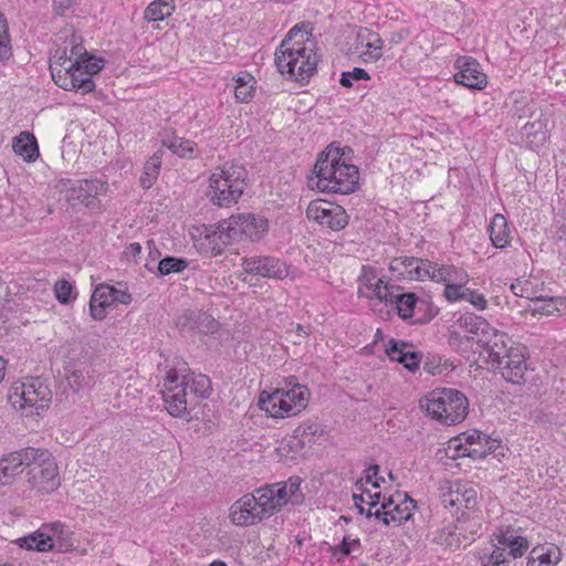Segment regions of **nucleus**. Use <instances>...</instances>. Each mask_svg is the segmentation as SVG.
Wrapping results in <instances>:
<instances>
[{
    "instance_id": "1",
    "label": "nucleus",
    "mask_w": 566,
    "mask_h": 566,
    "mask_svg": "<svg viewBox=\"0 0 566 566\" xmlns=\"http://www.w3.org/2000/svg\"><path fill=\"white\" fill-rule=\"evenodd\" d=\"M350 151L348 147L340 148L334 144L327 146L316 159L313 175L308 177V187L322 192H354L358 188L359 171L346 158Z\"/></svg>"
},
{
    "instance_id": "2",
    "label": "nucleus",
    "mask_w": 566,
    "mask_h": 566,
    "mask_svg": "<svg viewBox=\"0 0 566 566\" xmlns=\"http://www.w3.org/2000/svg\"><path fill=\"white\" fill-rule=\"evenodd\" d=\"M311 30L310 23L294 25L275 50L276 69L289 80L306 83L316 72V53L305 43Z\"/></svg>"
},
{
    "instance_id": "3",
    "label": "nucleus",
    "mask_w": 566,
    "mask_h": 566,
    "mask_svg": "<svg viewBox=\"0 0 566 566\" xmlns=\"http://www.w3.org/2000/svg\"><path fill=\"white\" fill-rule=\"evenodd\" d=\"M490 368L512 384H522L526 371L524 348L501 332L484 348Z\"/></svg>"
},
{
    "instance_id": "4",
    "label": "nucleus",
    "mask_w": 566,
    "mask_h": 566,
    "mask_svg": "<svg viewBox=\"0 0 566 566\" xmlns=\"http://www.w3.org/2000/svg\"><path fill=\"white\" fill-rule=\"evenodd\" d=\"M308 397V388L301 385L295 376H289L281 388L271 394L262 391L258 405L273 418H285L296 416L305 409Z\"/></svg>"
},
{
    "instance_id": "5",
    "label": "nucleus",
    "mask_w": 566,
    "mask_h": 566,
    "mask_svg": "<svg viewBox=\"0 0 566 566\" xmlns=\"http://www.w3.org/2000/svg\"><path fill=\"white\" fill-rule=\"evenodd\" d=\"M420 407L439 422L451 426L462 422L468 416L469 400L453 388H436L420 400Z\"/></svg>"
},
{
    "instance_id": "6",
    "label": "nucleus",
    "mask_w": 566,
    "mask_h": 566,
    "mask_svg": "<svg viewBox=\"0 0 566 566\" xmlns=\"http://www.w3.org/2000/svg\"><path fill=\"white\" fill-rule=\"evenodd\" d=\"M247 179L248 171L243 166L227 164L210 176L207 196L219 207L235 205L248 186Z\"/></svg>"
},
{
    "instance_id": "7",
    "label": "nucleus",
    "mask_w": 566,
    "mask_h": 566,
    "mask_svg": "<svg viewBox=\"0 0 566 566\" xmlns=\"http://www.w3.org/2000/svg\"><path fill=\"white\" fill-rule=\"evenodd\" d=\"M8 399L15 410L40 415L50 407L52 392L40 378H32L27 382L14 384Z\"/></svg>"
},
{
    "instance_id": "8",
    "label": "nucleus",
    "mask_w": 566,
    "mask_h": 566,
    "mask_svg": "<svg viewBox=\"0 0 566 566\" xmlns=\"http://www.w3.org/2000/svg\"><path fill=\"white\" fill-rule=\"evenodd\" d=\"M56 189L65 192V200L71 207L84 206L95 211L101 208L99 197L106 195L108 184L98 178L83 179L74 184L70 179H60Z\"/></svg>"
},
{
    "instance_id": "9",
    "label": "nucleus",
    "mask_w": 566,
    "mask_h": 566,
    "mask_svg": "<svg viewBox=\"0 0 566 566\" xmlns=\"http://www.w3.org/2000/svg\"><path fill=\"white\" fill-rule=\"evenodd\" d=\"M226 239H234L237 242L249 240L259 241L269 231V221L265 217L247 212L232 214L222 221Z\"/></svg>"
},
{
    "instance_id": "10",
    "label": "nucleus",
    "mask_w": 566,
    "mask_h": 566,
    "mask_svg": "<svg viewBox=\"0 0 566 566\" xmlns=\"http://www.w3.org/2000/svg\"><path fill=\"white\" fill-rule=\"evenodd\" d=\"M400 494H397V499L394 495L388 497L384 496L380 507L375 512L367 511L366 517H375L382 522L385 525H389L391 522L398 525L410 520L416 509V502L407 494H403V499H400Z\"/></svg>"
},
{
    "instance_id": "11",
    "label": "nucleus",
    "mask_w": 566,
    "mask_h": 566,
    "mask_svg": "<svg viewBox=\"0 0 566 566\" xmlns=\"http://www.w3.org/2000/svg\"><path fill=\"white\" fill-rule=\"evenodd\" d=\"M28 483L32 489L46 494L60 486L57 465L48 450L45 455H41L29 465Z\"/></svg>"
},
{
    "instance_id": "12",
    "label": "nucleus",
    "mask_w": 566,
    "mask_h": 566,
    "mask_svg": "<svg viewBox=\"0 0 566 566\" xmlns=\"http://www.w3.org/2000/svg\"><path fill=\"white\" fill-rule=\"evenodd\" d=\"M306 217L333 231H339L348 224V214L338 205L325 200H313L306 209Z\"/></svg>"
},
{
    "instance_id": "13",
    "label": "nucleus",
    "mask_w": 566,
    "mask_h": 566,
    "mask_svg": "<svg viewBox=\"0 0 566 566\" xmlns=\"http://www.w3.org/2000/svg\"><path fill=\"white\" fill-rule=\"evenodd\" d=\"M41 455H45L44 449L31 447L4 454L0 458V482L4 485L10 484L14 476Z\"/></svg>"
},
{
    "instance_id": "14",
    "label": "nucleus",
    "mask_w": 566,
    "mask_h": 566,
    "mask_svg": "<svg viewBox=\"0 0 566 566\" xmlns=\"http://www.w3.org/2000/svg\"><path fill=\"white\" fill-rule=\"evenodd\" d=\"M455 326L469 334L467 336L470 338L471 343L475 342L482 348L490 344L495 335L501 333L493 328L482 316L473 313L462 314L452 327L454 328Z\"/></svg>"
},
{
    "instance_id": "15",
    "label": "nucleus",
    "mask_w": 566,
    "mask_h": 566,
    "mask_svg": "<svg viewBox=\"0 0 566 566\" xmlns=\"http://www.w3.org/2000/svg\"><path fill=\"white\" fill-rule=\"evenodd\" d=\"M458 72L454 81L468 88L483 90L488 84V76L482 72L480 63L471 56H459L454 62Z\"/></svg>"
},
{
    "instance_id": "16",
    "label": "nucleus",
    "mask_w": 566,
    "mask_h": 566,
    "mask_svg": "<svg viewBox=\"0 0 566 566\" xmlns=\"http://www.w3.org/2000/svg\"><path fill=\"white\" fill-rule=\"evenodd\" d=\"M433 262L415 256H399L391 260L389 269L397 275L409 280H431Z\"/></svg>"
},
{
    "instance_id": "17",
    "label": "nucleus",
    "mask_w": 566,
    "mask_h": 566,
    "mask_svg": "<svg viewBox=\"0 0 566 566\" xmlns=\"http://www.w3.org/2000/svg\"><path fill=\"white\" fill-rule=\"evenodd\" d=\"M80 63L81 62H74V67L55 69L54 83L64 91H81L83 94L93 92L95 90V83L81 70Z\"/></svg>"
},
{
    "instance_id": "18",
    "label": "nucleus",
    "mask_w": 566,
    "mask_h": 566,
    "mask_svg": "<svg viewBox=\"0 0 566 566\" xmlns=\"http://www.w3.org/2000/svg\"><path fill=\"white\" fill-rule=\"evenodd\" d=\"M322 433L323 430L319 423L305 421L295 428L294 434L290 440L280 443L276 452L281 459H294L295 454L304 448L306 438H308L310 442L312 437Z\"/></svg>"
},
{
    "instance_id": "19",
    "label": "nucleus",
    "mask_w": 566,
    "mask_h": 566,
    "mask_svg": "<svg viewBox=\"0 0 566 566\" xmlns=\"http://www.w3.org/2000/svg\"><path fill=\"white\" fill-rule=\"evenodd\" d=\"M244 272L269 279H284L289 274L285 263L273 256H251L242 260Z\"/></svg>"
},
{
    "instance_id": "20",
    "label": "nucleus",
    "mask_w": 566,
    "mask_h": 566,
    "mask_svg": "<svg viewBox=\"0 0 566 566\" xmlns=\"http://www.w3.org/2000/svg\"><path fill=\"white\" fill-rule=\"evenodd\" d=\"M259 510L254 494L248 493L232 504L230 518L238 526L254 525L264 520Z\"/></svg>"
},
{
    "instance_id": "21",
    "label": "nucleus",
    "mask_w": 566,
    "mask_h": 566,
    "mask_svg": "<svg viewBox=\"0 0 566 566\" xmlns=\"http://www.w3.org/2000/svg\"><path fill=\"white\" fill-rule=\"evenodd\" d=\"M356 50L359 48H364L365 51H361L359 57L365 63H374L381 59L382 56V45L384 41L379 33L368 29L360 28L356 34Z\"/></svg>"
},
{
    "instance_id": "22",
    "label": "nucleus",
    "mask_w": 566,
    "mask_h": 566,
    "mask_svg": "<svg viewBox=\"0 0 566 566\" xmlns=\"http://www.w3.org/2000/svg\"><path fill=\"white\" fill-rule=\"evenodd\" d=\"M94 368L85 363L70 364L65 368V379L67 386L75 394L86 392L92 389L95 384Z\"/></svg>"
},
{
    "instance_id": "23",
    "label": "nucleus",
    "mask_w": 566,
    "mask_h": 566,
    "mask_svg": "<svg viewBox=\"0 0 566 566\" xmlns=\"http://www.w3.org/2000/svg\"><path fill=\"white\" fill-rule=\"evenodd\" d=\"M63 525L60 522H55L51 525H43L36 532L18 538L15 543L21 547L29 551L36 552H49L53 548V539L50 532L57 533L62 531Z\"/></svg>"
},
{
    "instance_id": "24",
    "label": "nucleus",
    "mask_w": 566,
    "mask_h": 566,
    "mask_svg": "<svg viewBox=\"0 0 566 566\" xmlns=\"http://www.w3.org/2000/svg\"><path fill=\"white\" fill-rule=\"evenodd\" d=\"M302 479L297 475L290 476L286 481L269 484L273 490L276 505L281 510L287 503L300 504L304 500L301 492Z\"/></svg>"
},
{
    "instance_id": "25",
    "label": "nucleus",
    "mask_w": 566,
    "mask_h": 566,
    "mask_svg": "<svg viewBox=\"0 0 566 566\" xmlns=\"http://www.w3.org/2000/svg\"><path fill=\"white\" fill-rule=\"evenodd\" d=\"M494 535L501 547L509 549L507 555L513 559L522 557L530 548L528 539L518 535L513 526H502Z\"/></svg>"
},
{
    "instance_id": "26",
    "label": "nucleus",
    "mask_w": 566,
    "mask_h": 566,
    "mask_svg": "<svg viewBox=\"0 0 566 566\" xmlns=\"http://www.w3.org/2000/svg\"><path fill=\"white\" fill-rule=\"evenodd\" d=\"M160 142L164 147L181 158H196L199 155L198 145L195 142L179 137L174 132L161 133Z\"/></svg>"
},
{
    "instance_id": "27",
    "label": "nucleus",
    "mask_w": 566,
    "mask_h": 566,
    "mask_svg": "<svg viewBox=\"0 0 566 566\" xmlns=\"http://www.w3.org/2000/svg\"><path fill=\"white\" fill-rule=\"evenodd\" d=\"M562 560V551L555 544L536 545L527 556L526 566H555Z\"/></svg>"
},
{
    "instance_id": "28",
    "label": "nucleus",
    "mask_w": 566,
    "mask_h": 566,
    "mask_svg": "<svg viewBox=\"0 0 566 566\" xmlns=\"http://www.w3.org/2000/svg\"><path fill=\"white\" fill-rule=\"evenodd\" d=\"M187 389L188 386H172L170 389L161 390L165 408L170 416L182 417L187 413Z\"/></svg>"
},
{
    "instance_id": "29",
    "label": "nucleus",
    "mask_w": 566,
    "mask_h": 566,
    "mask_svg": "<svg viewBox=\"0 0 566 566\" xmlns=\"http://www.w3.org/2000/svg\"><path fill=\"white\" fill-rule=\"evenodd\" d=\"M444 506H463L467 511L474 512L478 509V493L473 488H457L443 497Z\"/></svg>"
},
{
    "instance_id": "30",
    "label": "nucleus",
    "mask_w": 566,
    "mask_h": 566,
    "mask_svg": "<svg viewBox=\"0 0 566 566\" xmlns=\"http://www.w3.org/2000/svg\"><path fill=\"white\" fill-rule=\"evenodd\" d=\"M109 298L111 294L107 291V284H99L95 287L90 301L91 316L95 321L104 319L106 317L107 310L114 306Z\"/></svg>"
},
{
    "instance_id": "31",
    "label": "nucleus",
    "mask_w": 566,
    "mask_h": 566,
    "mask_svg": "<svg viewBox=\"0 0 566 566\" xmlns=\"http://www.w3.org/2000/svg\"><path fill=\"white\" fill-rule=\"evenodd\" d=\"M490 240L495 248L503 249L511 242V231L503 214H495L489 226Z\"/></svg>"
},
{
    "instance_id": "32",
    "label": "nucleus",
    "mask_w": 566,
    "mask_h": 566,
    "mask_svg": "<svg viewBox=\"0 0 566 566\" xmlns=\"http://www.w3.org/2000/svg\"><path fill=\"white\" fill-rule=\"evenodd\" d=\"M13 150L25 161H34L39 157V147L35 137L29 132H21L13 139Z\"/></svg>"
},
{
    "instance_id": "33",
    "label": "nucleus",
    "mask_w": 566,
    "mask_h": 566,
    "mask_svg": "<svg viewBox=\"0 0 566 566\" xmlns=\"http://www.w3.org/2000/svg\"><path fill=\"white\" fill-rule=\"evenodd\" d=\"M165 150L158 149L155 151L144 165L143 174L139 178L140 186L144 189H149L156 182L163 165V157Z\"/></svg>"
},
{
    "instance_id": "34",
    "label": "nucleus",
    "mask_w": 566,
    "mask_h": 566,
    "mask_svg": "<svg viewBox=\"0 0 566 566\" xmlns=\"http://www.w3.org/2000/svg\"><path fill=\"white\" fill-rule=\"evenodd\" d=\"M467 279V273L454 265H438L437 263L432 265L431 281L437 283H444L446 285L453 281L465 282Z\"/></svg>"
},
{
    "instance_id": "35",
    "label": "nucleus",
    "mask_w": 566,
    "mask_h": 566,
    "mask_svg": "<svg viewBox=\"0 0 566 566\" xmlns=\"http://www.w3.org/2000/svg\"><path fill=\"white\" fill-rule=\"evenodd\" d=\"M175 11L174 0H154L144 11V19L148 22L163 21Z\"/></svg>"
},
{
    "instance_id": "36",
    "label": "nucleus",
    "mask_w": 566,
    "mask_h": 566,
    "mask_svg": "<svg viewBox=\"0 0 566 566\" xmlns=\"http://www.w3.org/2000/svg\"><path fill=\"white\" fill-rule=\"evenodd\" d=\"M546 119H537L526 123L523 127V135L526 137L527 144L532 147L542 146L547 139Z\"/></svg>"
},
{
    "instance_id": "37",
    "label": "nucleus",
    "mask_w": 566,
    "mask_h": 566,
    "mask_svg": "<svg viewBox=\"0 0 566 566\" xmlns=\"http://www.w3.org/2000/svg\"><path fill=\"white\" fill-rule=\"evenodd\" d=\"M254 499L256 500V505L260 509L259 512L262 513L263 518L270 517L275 512L280 511L273 495V490L270 489L269 484L258 489Z\"/></svg>"
},
{
    "instance_id": "38",
    "label": "nucleus",
    "mask_w": 566,
    "mask_h": 566,
    "mask_svg": "<svg viewBox=\"0 0 566 566\" xmlns=\"http://www.w3.org/2000/svg\"><path fill=\"white\" fill-rule=\"evenodd\" d=\"M188 367L186 363H181L179 367L170 368L164 378L163 387L164 389H170V387L176 386L177 388L181 386L189 385V375Z\"/></svg>"
},
{
    "instance_id": "39",
    "label": "nucleus",
    "mask_w": 566,
    "mask_h": 566,
    "mask_svg": "<svg viewBox=\"0 0 566 566\" xmlns=\"http://www.w3.org/2000/svg\"><path fill=\"white\" fill-rule=\"evenodd\" d=\"M418 297L415 293H396L395 302L398 315L402 319L412 317Z\"/></svg>"
},
{
    "instance_id": "40",
    "label": "nucleus",
    "mask_w": 566,
    "mask_h": 566,
    "mask_svg": "<svg viewBox=\"0 0 566 566\" xmlns=\"http://www.w3.org/2000/svg\"><path fill=\"white\" fill-rule=\"evenodd\" d=\"M221 232H224L222 229V221L219 222L214 231L205 237V240L211 248V252L213 255L221 254L228 244L237 242L234 239H229V241H227L226 235H223V233Z\"/></svg>"
},
{
    "instance_id": "41",
    "label": "nucleus",
    "mask_w": 566,
    "mask_h": 566,
    "mask_svg": "<svg viewBox=\"0 0 566 566\" xmlns=\"http://www.w3.org/2000/svg\"><path fill=\"white\" fill-rule=\"evenodd\" d=\"M188 266L187 260L176 256H166L158 262L157 269L160 276L171 273H180Z\"/></svg>"
},
{
    "instance_id": "42",
    "label": "nucleus",
    "mask_w": 566,
    "mask_h": 566,
    "mask_svg": "<svg viewBox=\"0 0 566 566\" xmlns=\"http://www.w3.org/2000/svg\"><path fill=\"white\" fill-rule=\"evenodd\" d=\"M497 447V441L492 440L489 436H486V441L481 440L471 443L468 447L469 449L467 455L472 459H483L488 454L492 453Z\"/></svg>"
},
{
    "instance_id": "43",
    "label": "nucleus",
    "mask_w": 566,
    "mask_h": 566,
    "mask_svg": "<svg viewBox=\"0 0 566 566\" xmlns=\"http://www.w3.org/2000/svg\"><path fill=\"white\" fill-rule=\"evenodd\" d=\"M188 388L196 397L206 399L210 396L212 390L211 380L208 376L200 374L189 379Z\"/></svg>"
},
{
    "instance_id": "44",
    "label": "nucleus",
    "mask_w": 566,
    "mask_h": 566,
    "mask_svg": "<svg viewBox=\"0 0 566 566\" xmlns=\"http://www.w3.org/2000/svg\"><path fill=\"white\" fill-rule=\"evenodd\" d=\"M411 346L408 342L391 338L386 346L385 353L390 360L400 364L402 361L401 356L406 355V352Z\"/></svg>"
},
{
    "instance_id": "45",
    "label": "nucleus",
    "mask_w": 566,
    "mask_h": 566,
    "mask_svg": "<svg viewBox=\"0 0 566 566\" xmlns=\"http://www.w3.org/2000/svg\"><path fill=\"white\" fill-rule=\"evenodd\" d=\"M69 66L74 67V62L70 55H67L66 48L55 50L50 57V72L52 78L54 80L55 69L60 67L62 70L63 67L69 69Z\"/></svg>"
},
{
    "instance_id": "46",
    "label": "nucleus",
    "mask_w": 566,
    "mask_h": 566,
    "mask_svg": "<svg viewBox=\"0 0 566 566\" xmlns=\"http://www.w3.org/2000/svg\"><path fill=\"white\" fill-rule=\"evenodd\" d=\"M340 553L342 555L349 556L354 554V556H358L361 554V544L358 537L352 538L350 535L344 536L343 541L339 545L334 547V554Z\"/></svg>"
},
{
    "instance_id": "47",
    "label": "nucleus",
    "mask_w": 566,
    "mask_h": 566,
    "mask_svg": "<svg viewBox=\"0 0 566 566\" xmlns=\"http://www.w3.org/2000/svg\"><path fill=\"white\" fill-rule=\"evenodd\" d=\"M507 556L504 547L494 546L489 556L481 558V566H509Z\"/></svg>"
},
{
    "instance_id": "48",
    "label": "nucleus",
    "mask_w": 566,
    "mask_h": 566,
    "mask_svg": "<svg viewBox=\"0 0 566 566\" xmlns=\"http://www.w3.org/2000/svg\"><path fill=\"white\" fill-rule=\"evenodd\" d=\"M73 292V285L66 280H59L54 284V294L61 304H70L75 298Z\"/></svg>"
},
{
    "instance_id": "49",
    "label": "nucleus",
    "mask_w": 566,
    "mask_h": 566,
    "mask_svg": "<svg viewBox=\"0 0 566 566\" xmlns=\"http://www.w3.org/2000/svg\"><path fill=\"white\" fill-rule=\"evenodd\" d=\"M369 74L361 67H354L352 71H345L340 74L339 84L343 87H352L353 81H367Z\"/></svg>"
},
{
    "instance_id": "50",
    "label": "nucleus",
    "mask_w": 566,
    "mask_h": 566,
    "mask_svg": "<svg viewBox=\"0 0 566 566\" xmlns=\"http://www.w3.org/2000/svg\"><path fill=\"white\" fill-rule=\"evenodd\" d=\"M468 444H464L461 437L451 439L448 442L446 454L451 460H457L462 457H468Z\"/></svg>"
},
{
    "instance_id": "51",
    "label": "nucleus",
    "mask_w": 566,
    "mask_h": 566,
    "mask_svg": "<svg viewBox=\"0 0 566 566\" xmlns=\"http://www.w3.org/2000/svg\"><path fill=\"white\" fill-rule=\"evenodd\" d=\"M449 345L455 350H469L472 347V343L467 335H462L460 331L449 329L448 333Z\"/></svg>"
},
{
    "instance_id": "52",
    "label": "nucleus",
    "mask_w": 566,
    "mask_h": 566,
    "mask_svg": "<svg viewBox=\"0 0 566 566\" xmlns=\"http://www.w3.org/2000/svg\"><path fill=\"white\" fill-rule=\"evenodd\" d=\"M394 286L385 284L382 279H377L373 289L376 297L386 304H394L396 294L392 292Z\"/></svg>"
},
{
    "instance_id": "53",
    "label": "nucleus",
    "mask_w": 566,
    "mask_h": 566,
    "mask_svg": "<svg viewBox=\"0 0 566 566\" xmlns=\"http://www.w3.org/2000/svg\"><path fill=\"white\" fill-rule=\"evenodd\" d=\"M84 61L85 63H80V67L82 71L85 72V75L90 76L91 78L94 74L98 73L104 66L103 59H98L90 54L84 59Z\"/></svg>"
},
{
    "instance_id": "54",
    "label": "nucleus",
    "mask_w": 566,
    "mask_h": 566,
    "mask_svg": "<svg viewBox=\"0 0 566 566\" xmlns=\"http://www.w3.org/2000/svg\"><path fill=\"white\" fill-rule=\"evenodd\" d=\"M462 300L469 302L478 310H485L488 305V301L484 295L471 289H464Z\"/></svg>"
},
{
    "instance_id": "55",
    "label": "nucleus",
    "mask_w": 566,
    "mask_h": 566,
    "mask_svg": "<svg viewBox=\"0 0 566 566\" xmlns=\"http://www.w3.org/2000/svg\"><path fill=\"white\" fill-rule=\"evenodd\" d=\"M402 357L403 358H401L402 361L400 364L403 365L405 368L410 371H416L419 368L421 363V353L408 348L406 355Z\"/></svg>"
},
{
    "instance_id": "56",
    "label": "nucleus",
    "mask_w": 566,
    "mask_h": 566,
    "mask_svg": "<svg viewBox=\"0 0 566 566\" xmlns=\"http://www.w3.org/2000/svg\"><path fill=\"white\" fill-rule=\"evenodd\" d=\"M464 295V289L461 283H448L444 287V296L448 301L454 302L462 300Z\"/></svg>"
},
{
    "instance_id": "57",
    "label": "nucleus",
    "mask_w": 566,
    "mask_h": 566,
    "mask_svg": "<svg viewBox=\"0 0 566 566\" xmlns=\"http://www.w3.org/2000/svg\"><path fill=\"white\" fill-rule=\"evenodd\" d=\"M107 291L111 294V301L113 305L116 304H129L132 302V295L127 291L117 290L112 285L107 284Z\"/></svg>"
},
{
    "instance_id": "58",
    "label": "nucleus",
    "mask_w": 566,
    "mask_h": 566,
    "mask_svg": "<svg viewBox=\"0 0 566 566\" xmlns=\"http://www.w3.org/2000/svg\"><path fill=\"white\" fill-rule=\"evenodd\" d=\"M365 480L363 479H359L356 481L355 483V488L360 491L361 493L360 494H353V501H354V504L355 506L358 509V512L359 514H365L366 515V512L365 511V507L363 506V503L365 502V495H366V491H368L366 488H365Z\"/></svg>"
},
{
    "instance_id": "59",
    "label": "nucleus",
    "mask_w": 566,
    "mask_h": 566,
    "mask_svg": "<svg viewBox=\"0 0 566 566\" xmlns=\"http://www.w3.org/2000/svg\"><path fill=\"white\" fill-rule=\"evenodd\" d=\"M411 33L412 32L410 28H401L399 30L392 31L388 35V42L390 45H398L409 39Z\"/></svg>"
},
{
    "instance_id": "60",
    "label": "nucleus",
    "mask_w": 566,
    "mask_h": 566,
    "mask_svg": "<svg viewBox=\"0 0 566 566\" xmlns=\"http://www.w3.org/2000/svg\"><path fill=\"white\" fill-rule=\"evenodd\" d=\"M254 87L253 85H245V86H234V95L237 101L241 103H245L252 98Z\"/></svg>"
},
{
    "instance_id": "61",
    "label": "nucleus",
    "mask_w": 566,
    "mask_h": 566,
    "mask_svg": "<svg viewBox=\"0 0 566 566\" xmlns=\"http://www.w3.org/2000/svg\"><path fill=\"white\" fill-rule=\"evenodd\" d=\"M88 55L87 51L81 43H74V39L72 40V48L70 57L73 62H84V59Z\"/></svg>"
},
{
    "instance_id": "62",
    "label": "nucleus",
    "mask_w": 566,
    "mask_h": 566,
    "mask_svg": "<svg viewBox=\"0 0 566 566\" xmlns=\"http://www.w3.org/2000/svg\"><path fill=\"white\" fill-rule=\"evenodd\" d=\"M379 465L373 464L365 471V476L361 478L365 480L366 484H371L374 488H379V482H374L375 478L378 475Z\"/></svg>"
},
{
    "instance_id": "63",
    "label": "nucleus",
    "mask_w": 566,
    "mask_h": 566,
    "mask_svg": "<svg viewBox=\"0 0 566 566\" xmlns=\"http://www.w3.org/2000/svg\"><path fill=\"white\" fill-rule=\"evenodd\" d=\"M366 495H365V502L367 505H368V510L367 511H370L371 512V509L373 507H376L378 504L380 505L381 504V499L384 500V496L381 495L380 492H376V493H371L370 491H366L365 492Z\"/></svg>"
},
{
    "instance_id": "64",
    "label": "nucleus",
    "mask_w": 566,
    "mask_h": 566,
    "mask_svg": "<svg viewBox=\"0 0 566 566\" xmlns=\"http://www.w3.org/2000/svg\"><path fill=\"white\" fill-rule=\"evenodd\" d=\"M11 55L12 50L10 44V36H7L6 39H0V62L9 60Z\"/></svg>"
}]
</instances>
